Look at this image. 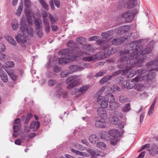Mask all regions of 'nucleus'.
Segmentation results:
<instances>
[{"label": "nucleus", "mask_w": 158, "mask_h": 158, "mask_svg": "<svg viewBox=\"0 0 158 158\" xmlns=\"http://www.w3.org/2000/svg\"><path fill=\"white\" fill-rule=\"evenodd\" d=\"M140 43V41L138 40L131 42L127 45L128 49L120 51V55H128V58L130 59L131 62H133V63L138 62L140 59H143L144 60L142 63V64L140 66L141 67L143 65V62L147 60V58L146 56H143L150 53L152 51V47H147L143 50V46H139Z\"/></svg>", "instance_id": "1"}, {"label": "nucleus", "mask_w": 158, "mask_h": 158, "mask_svg": "<svg viewBox=\"0 0 158 158\" xmlns=\"http://www.w3.org/2000/svg\"><path fill=\"white\" fill-rule=\"evenodd\" d=\"M124 56L120 58L118 60L120 63L118 65V67L119 69H123L122 70H119L115 72L113 76H116L118 75L122 74L125 75L129 77H132V76L130 75V70H131L133 67H140L142 64V63L144 60L143 59H140L137 63H133L130 59L128 58L127 59L126 55H124Z\"/></svg>", "instance_id": "2"}, {"label": "nucleus", "mask_w": 158, "mask_h": 158, "mask_svg": "<svg viewBox=\"0 0 158 158\" xmlns=\"http://www.w3.org/2000/svg\"><path fill=\"white\" fill-rule=\"evenodd\" d=\"M149 72L144 76H137L134 79L136 81H149L154 79L156 75L155 73L153 70L158 71V59L151 61L147 63L145 65Z\"/></svg>", "instance_id": "3"}, {"label": "nucleus", "mask_w": 158, "mask_h": 158, "mask_svg": "<svg viewBox=\"0 0 158 158\" xmlns=\"http://www.w3.org/2000/svg\"><path fill=\"white\" fill-rule=\"evenodd\" d=\"M103 49L104 52H99L95 56V59H102L108 57L109 55L114 53L116 51L111 46L104 45Z\"/></svg>", "instance_id": "4"}, {"label": "nucleus", "mask_w": 158, "mask_h": 158, "mask_svg": "<svg viewBox=\"0 0 158 158\" xmlns=\"http://www.w3.org/2000/svg\"><path fill=\"white\" fill-rule=\"evenodd\" d=\"M114 33V31L113 30L102 33V36L103 38L97 40V44L101 46L104 45L110 46V41H107V38L112 36Z\"/></svg>", "instance_id": "5"}, {"label": "nucleus", "mask_w": 158, "mask_h": 158, "mask_svg": "<svg viewBox=\"0 0 158 158\" xmlns=\"http://www.w3.org/2000/svg\"><path fill=\"white\" fill-rule=\"evenodd\" d=\"M81 76L74 75L67 79L66 82L68 85L67 88L69 89L73 88L80 83L79 81Z\"/></svg>", "instance_id": "6"}, {"label": "nucleus", "mask_w": 158, "mask_h": 158, "mask_svg": "<svg viewBox=\"0 0 158 158\" xmlns=\"http://www.w3.org/2000/svg\"><path fill=\"white\" fill-rule=\"evenodd\" d=\"M137 13V9H134L131 12L128 11L124 12L121 15V16L122 18L124 19L126 22L130 23L133 21L135 15Z\"/></svg>", "instance_id": "7"}, {"label": "nucleus", "mask_w": 158, "mask_h": 158, "mask_svg": "<svg viewBox=\"0 0 158 158\" xmlns=\"http://www.w3.org/2000/svg\"><path fill=\"white\" fill-rule=\"evenodd\" d=\"M25 6V10L26 15L27 18L30 19V18H32V16L34 17V15L32 12V10L30 9L31 5V2L30 0H24Z\"/></svg>", "instance_id": "8"}, {"label": "nucleus", "mask_w": 158, "mask_h": 158, "mask_svg": "<svg viewBox=\"0 0 158 158\" xmlns=\"http://www.w3.org/2000/svg\"><path fill=\"white\" fill-rule=\"evenodd\" d=\"M42 16L43 21L45 28V32L48 33L50 31V26L49 20L48 18V14L47 12L44 11L42 12Z\"/></svg>", "instance_id": "9"}, {"label": "nucleus", "mask_w": 158, "mask_h": 158, "mask_svg": "<svg viewBox=\"0 0 158 158\" xmlns=\"http://www.w3.org/2000/svg\"><path fill=\"white\" fill-rule=\"evenodd\" d=\"M148 72H149L148 70L146 68V67H143V68L138 69L137 71H131L130 70V75H132L133 77L136 74L138 75L137 76H140L141 75L144 74Z\"/></svg>", "instance_id": "10"}, {"label": "nucleus", "mask_w": 158, "mask_h": 158, "mask_svg": "<svg viewBox=\"0 0 158 158\" xmlns=\"http://www.w3.org/2000/svg\"><path fill=\"white\" fill-rule=\"evenodd\" d=\"M127 40V37L124 35L122 37H116L113 39L111 41L112 44L114 45H119L124 43Z\"/></svg>", "instance_id": "11"}, {"label": "nucleus", "mask_w": 158, "mask_h": 158, "mask_svg": "<svg viewBox=\"0 0 158 158\" xmlns=\"http://www.w3.org/2000/svg\"><path fill=\"white\" fill-rule=\"evenodd\" d=\"M61 86L60 84L57 85L56 87L57 90L56 92V94L60 98H66L67 97V92L62 90Z\"/></svg>", "instance_id": "12"}, {"label": "nucleus", "mask_w": 158, "mask_h": 158, "mask_svg": "<svg viewBox=\"0 0 158 158\" xmlns=\"http://www.w3.org/2000/svg\"><path fill=\"white\" fill-rule=\"evenodd\" d=\"M76 59V56H71L68 55L67 58H61L58 59L59 63L60 64H65L72 60H74Z\"/></svg>", "instance_id": "13"}, {"label": "nucleus", "mask_w": 158, "mask_h": 158, "mask_svg": "<svg viewBox=\"0 0 158 158\" xmlns=\"http://www.w3.org/2000/svg\"><path fill=\"white\" fill-rule=\"evenodd\" d=\"M130 28L129 25H124L118 27L115 29V32L117 34L122 35L128 31Z\"/></svg>", "instance_id": "14"}, {"label": "nucleus", "mask_w": 158, "mask_h": 158, "mask_svg": "<svg viewBox=\"0 0 158 158\" xmlns=\"http://www.w3.org/2000/svg\"><path fill=\"white\" fill-rule=\"evenodd\" d=\"M17 41L20 44H25L27 42V39L23 33L18 34L15 36Z\"/></svg>", "instance_id": "15"}, {"label": "nucleus", "mask_w": 158, "mask_h": 158, "mask_svg": "<svg viewBox=\"0 0 158 158\" xmlns=\"http://www.w3.org/2000/svg\"><path fill=\"white\" fill-rule=\"evenodd\" d=\"M27 19L28 24L26 27L27 31L29 36L32 37L33 36V30L31 25H32L33 22L31 21V18H30V19L27 18Z\"/></svg>", "instance_id": "16"}, {"label": "nucleus", "mask_w": 158, "mask_h": 158, "mask_svg": "<svg viewBox=\"0 0 158 158\" xmlns=\"http://www.w3.org/2000/svg\"><path fill=\"white\" fill-rule=\"evenodd\" d=\"M138 0H127L124 6L126 8H130L137 5Z\"/></svg>", "instance_id": "17"}, {"label": "nucleus", "mask_w": 158, "mask_h": 158, "mask_svg": "<svg viewBox=\"0 0 158 158\" xmlns=\"http://www.w3.org/2000/svg\"><path fill=\"white\" fill-rule=\"evenodd\" d=\"M85 53H80V52L79 54H77V55L76 56V59H77V58L78 57H80V58H81V56H83V55ZM82 59L85 61H92L95 59V56L94 55H92L89 56L83 57L82 58Z\"/></svg>", "instance_id": "18"}, {"label": "nucleus", "mask_w": 158, "mask_h": 158, "mask_svg": "<svg viewBox=\"0 0 158 158\" xmlns=\"http://www.w3.org/2000/svg\"><path fill=\"white\" fill-rule=\"evenodd\" d=\"M124 131H122V134L123 133ZM108 134L113 137H115L116 136H121L122 135L117 130L112 129L108 131Z\"/></svg>", "instance_id": "19"}, {"label": "nucleus", "mask_w": 158, "mask_h": 158, "mask_svg": "<svg viewBox=\"0 0 158 158\" xmlns=\"http://www.w3.org/2000/svg\"><path fill=\"white\" fill-rule=\"evenodd\" d=\"M95 125L97 127L103 128L106 126V123L104 118L98 119L96 121Z\"/></svg>", "instance_id": "20"}, {"label": "nucleus", "mask_w": 158, "mask_h": 158, "mask_svg": "<svg viewBox=\"0 0 158 158\" xmlns=\"http://www.w3.org/2000/svg\"><path fill=\"white\" fill-rule=\"evenodd\" d=\"M82 49L85 51L90 52H94L96 49L93 45L90 44H85L84 45Z\"/></svg>", "instance_id": "21"}, {"label": "nucleus", "mask_w": 158, "mask_h": 158, "mask_svg": "<svg viewBox=\"0 0 158 158\" xmlns=\"http://www.w3.org/2000/svg\"><path fill=\"white\" fill-rule=\"evenodd\" d=\"M40 126V123L38 121H33L31 124L30 128L33 129V131L35 132L38 129Z\"/></svg>", "instance_id": "22"}, {"label": "nucleus", "mask_w": 158, "mask_h": 158, "mask_svg": "<svg viewBox=\"0 0 158 158\" xmlns=\"http://www.w3.org/2000/svg\"><path fill=\"white\" fill-rule=\"evenodd\" d=\"M21 127L20 124H18L13 126V129L14 132L13 134V136L15 138H17L19 134V130Z\"/></svg>", "instance_id": "23"}, {"label": "nucleus", "mask_w": 158, "mask_h": 158, "mask_svg": "<svg viewBox=\"0 0 158 158\" xmlns=\"http://www.w3.org/2000/svg\"><path fill=\"white\" fill-rule=\"evenodd\" d=\"M84 69L85 68L77 65H71L69 67V69L72 72L81 71Z\"/></svg>", "instance_id": "24"}, {"label": "nucleus", "mask_w": 158, "mask_h": 158, "mask_svg": "<svg viewBox=\"0 0 158 158\" xmlns=\"http://www.w3.org/2000/svg\"><path fill=\"white\" fill-rule=\"evenodd\" d=\"M6 40L8 43L13 45H16V42L15 39L10 35H6L5 36Z\"/></svg>", "instance_id": "25"}, {"label": "nucleus", "mask_w": 158, "mask_h": 158, "mask_svg": "<svg viewBox=\"0 0 158 158\" xmlns=\"http://www.w3.org/2000/svg\"><path fill=\"white\" fill-rule=\"evenodd\" d=\"M120 106V104L117 102L114 101L109 103V108L111 110H115L118 108Z\"/></svg>", "instance_id": "26"}, {"label": "nucleus", "mask_w": 158, "mask_h": 158, "mask_svg": "<svg viewBox=\"0 0 158 158\" xmlns=\"http://www.w3.org/2000/svg\"><path fill=\"white\" fill-rule=\"evenodd\" d=\"M32 114L30 113H28L26 117L25 115H23L21 117V121H23L25 119L24 123L25 124H27L28 123L31 118L32 117Z\"/></svg>", "instance_id": "27"}, {"label": "nucleus", "mask_w": 158, "mask_h": 158, "mask_svg": "<svg viewBox=\"0 0 158 158\" xmlns=\"http://www.w3.org/2000/svg\"><path fill=\"white\" fill-rule=\"evenodd\" d=\"M104 98L109 103L115 101L114 97V95L111 94H109L106 95Z\"/></svg>", "instance_id": "28"}, {"label": "nucleus", "mask_w": 158, "mask_h": 158, "mask_svg": "<svg viewBox=\"0 0 158 158\" xmlns=\"http://www.w3.org/2000/svg\"><path fill=\"white\" fill-rule=\"evenodd\" d=\"M134 78L132 80H127L126 85L127 87V88L129 89H132L135 86V84L134 83V81H135V82H138V81H136L134 80Z\"/></svg>", "instance_id": "29"}, {"label": "nucleus", "mask_w": 158, "mask_h": 158, "mask_svg": "<svg viewBox=\"0 0 158 158\" xmlns=\"http://www.w3.org/2000/svg\"><path fill=\"white\" fill-rule=\"evenodd\" d=\"M98 115L101 117L102 118H104L107 116L106 111L104 108H99L98 110Z\"/></svg>", "instance_id": "30"}, {"label": "nucleus", "mask_w": 158, "mask_h": 158, "mask_svg": "<svg viewBox=\"0 0 158 158\" xmlns=\"http://www.w3.org/2000/svg\"><path fill=\"white\" fill-rule=\"evenodd\" d=\"M151 155L154 156L155 154H158V147L156 145H153L149 150Z\"/></svg>", "instance_id": "31"}, {"label": "nucleus", "mask_w": 158, "mask_h": 158, "mask_svg": "<svg viewBox=\"0 0 158 158\" xmlns=\"http://www.w3.org/2000/svg\"><path fill=\"white\" fill-rule=\"evenodd\" d=\"M72 49L66 48L60 50L58 52V54L61 55H66L68 54L71 53Z\"/></svg>", "instance_id": "32"}, {"label": "nucleus", "mask_w": 158, "mask_h": 158, "mask_svg": "<svg viewBox=\"0 0 158 158\" xmlns=\"http://www.w3.org/2000/svg\"><path fill=\"white\" fill-rule=\"evenodd\" d=\"M19 23L17 20L15 19H13L11 22V27L14 30H16L18 27Z\"/></svg>", "instance_id": "33"}, {"label": "nucleus", "mask_w": 158, "mask_h": 158, "mask_svg": "<svg viewBox=\"0 0 158 158\" xmlns=\"http://www.w3.org/2000/svg\"><path fill=\"white\" fill-rule=\"evenodd\" d=\"M49 2L50 6L52 9L53 10L54 7L53 5V2H55V6L58 8H59L60 6V2L59 0H50Z\"/></svg>", "instance_id": "34"}, {"label": "nucleus", "mask_w": 158, "mask_h": 158, "mask_svg": "<svg viewBox=\"0 0 158 158\" xmlns=\"http://www.w3.org/2000/svg\"><path fill=\"white\" fill-rule=\"evenodd\" d=\"M106 87H103L101 88L97 92V94L98 95V97L97 98V100L98 101H100L103 98V96H101V95L103 93V91L105 90Z\"/></svg>", "instance_id": "35"}, {"label": "nucleus", "mask_w": 158, "mask_h": 158, "mask_svg": "<svg viewBox=\"0 0 158 158\" xmlns=\"http://www.w3.org/2000/svg\"><path fill=\"white\" fill-rule=\"evenodd\" d=\"M145 88L143 84L142 83H138L135 85L134 88L138 91H142L145 90Z\"/></svg>", "instance_id": "36"}, {"label": "nucleus", "mask_w": 158, "mask_h": 158, "mask_svg": "<svg viewBox=\"0 0 158 158\" xmlns=\"http://www.w3.org/2000/svg\"><path fill=\"white\" fill-rule=\"evenodd\" d=\"M99 138L95 135H92L89 136V141L93 144H95Z\"/></svg>", "instance_id": "37"}, {"label": "nucleus", "mask_w": 158, "mask_h": 158, "mask_svg": "<svg viewBox=\"0 0 158 158\" xmlns=\"http://www.w3.org/2000/svg\"><path fill=\"white\" fill-rule=\"evenodd\" d=\"M71 151L72 152L75 153L76 154L80 155L83 156L89 157V156L86 153L80 152L73 149H71Z\"/></svg>", "instance_id": "38"}, {"label": "nucleus", "mask_w": 158, "mask_h": 158, "mask_svg": "<svg viewBox=\"0 0 158 158\" xmlns=\"http://www.w3.org/2000/svg\"><path fill=\"white\" fill-rule=\"evenodd\" d=\"M7 73L9 75L11 78L14 81L16 80L17 77L13 72V70H6Z\"/></svg>", "instance_id": "39"}, {"label": "nucleus", "mask_w": 158, "mask_h": 158, "mask_svg": "<svg viewBox=\"0 0 158 158\" xmlns=\"http://www.w3.org/2000/svg\"><path fill=\"white\" fill-rule=\"evenodd\" d=\"M87 150V152L93 157H96L100 155L98 152H96L92 149H88Z\"/></svg>", "instance_id": "40"}, {"label": "nucleus", "mask_w": 158, "mask_h": 158, "mask_svg": "<svg viewBox=\"0 0 158 158\" xmlns=\"http://www.w3.org/2000/svg\"><path fill=\"white\" fill-rule=\"evenodd\" d=\"M39 1L40 4H41L44 8L46 10H48V5L45 0H39Z\"/></svg>", "instance_id": "41"}, {"label": "nucleus", "mask_w": 158, "mask_h": 158, "mask_svg": "<svg viewBox=\"0 0 158 158\" xmlns=\"http://www.w3.org/2000/svg\"><path fill=\"white\" fill-rule=\"evenodd\" d=\"M0 76L2 81L4 82H7L8 81L7 76L3 71L0 72Z\"/></svg>", "instance_id": "42"}, {"label": "nucleus", "mask_w": 158, "mask_h": 158, "mask_svg": "<svg viewBox=\"0 0 158 158\" xmlns=\"http://www.w3.org/2000/svg\"><path fill=\"white\" fill-rule=\"evenodd\" d=\"M89 86L88 85H84L80 88L78 90L79 93H83L86 92L88 89Z\"/></svg>", "instance_id": "43"}, {"label": "nucleus", "mask_w": 158, "mask_h": 158, "mask_svg": "<svg viewBox=\"0 0 158 158\" xmlns=\"http://www.w3.org/2000/svg\"><path fill=\"white\" fill-rule=\"evenodd\" d=\"M48 17L52 24L55 23L58 20L57 17H54L49 13L48 14Z\"/></svg>", "instance_id": "44"}, {"label": "nucleus", "mask_w": 158, "mask_h": 158, "mask_svg": "<svg viewBox=\"0 0 158 158\" xmlns=\"http://www.w3.org/2000/svg\"><path fill=\"white\" fill-rule=\"evenodd\" d=\"M112 77V76L110 75L103 77L100 80V83L101 84H104L110 79Z\"/></svg>", "instance_id": "45"}, {"label": "nucleus", "mask_w": 158, "mask_h": 158, "mask_svg": "<svg viewBox=\"0 0 158 158\" xmlns=\"http://www.w3.org/2000/svg\"><path fill=\"white\" fill-rule=\"evenodd\" d=\"M130 105L129 103L126 104L125 106L122 108V110L123 112H126L130 110Z\"/></svg>", "instance_id": "46"}, {"label": "nucleus", "mask_w": 158, "mask_h": 158, "mask_svg": "<svg viewBox=\"0 0 158 158\" xmlns=\"http://www.w3.org/2000/svg\"><path fill=\"white\" fill-rule=\"evenodd\" d=\"M102 100L101 105L102 106L101 108H106L108 106V102L105 100V99L104 98V99L103 98Z\"/></svg>", "instance_id": "47"}, {"label": "nucleus", "mask_w": 158, "mask_h": 158, "mask_svg": "<svg viewBox=\"0 0 158 158\" xmlns=\"http://www.w3.org/2000/svg\"><path fill=\"white\" fill-rule=\"evenodd\" d=\"M35 30L39 37L41 38L43 35V33L41 27L35 28Z\"/></svg>", "instance_id": "48"}, {"label": "nucleus", "mask_w": 158, "mask_h": 158, "mask_svg": "<svg viewBox=\"0 0 158 158\" xmlns=\"http://www.w3.org/2000/svg\"><path fill=\"white\" fill-rule=\"evenodd\" d=\"M97 146L100 148L102 149H104L106 148V145L104 142H99L97 143Z\"/></svg>", "instance_id": "49"}, {"label": "nucleus", "mask_w": 158, "mask_h": 158, "mask_svg": "<svg viewBox=\"0 0 158 158\" xmlns=\"http://www.w3.org/2000/svg\"><path fill=\"white\" fill-rule=\"evenodd\" d=\"M35 28L41 27L40 24H42V22L41 19H35Z\"/></svg>", "instance_id": "50"}, {"label": "nucleus", "mask_w": 158, "mask_h": 158, "mask_svg": "<svg viewBox=\"0 0 158 158\" xmlns=\"http://www.w3.org/2000/svg\"><path fill=\"white\" fill-rule=\"evenodd\" d=\"M23 9V4H20L19 6L18 9L17 10L16 12V15H20Z\"/></svg>", "instance_id": "51"}, {"label": "nucleus", "mask_w": 158, "mask_h": 158, "mask_svg": "<svg viewBox=\"0 0 158 158\" xmlns=\"http://www.w3.org/2000/svg\"><path fill=\"white\" fill-rule=\"evenodd\" d=\"M6 65L8 68H13L15 66L14 63L12 61H8L5 63Z\"/></svg>", "instance_id": "52"}, {"label": "nucleus", "mask_w": 158, "mask_h": 158, "mask_svg": "<svg viewBox=\"0 0 158 158\" xmlns=\"http://www.w3.org/2000/svg\"><path fill=\"white\" fill-rule=\"evenodd\" d=\"M111 123H113L117 124L118 122L119 121V119L115 116H113L110 118Z\"/></svg>", "instance_id": "53"}, {"label": "nucleus", "mask_w": 158, "mask_h": 158, "mask_svg": "<svg viewBox=\"0 0 158 158\" xmlns=\"http://www.w3.org/2000/svg\"><path fill=\"white\" fill-rule=\"evenodd\" d=\"M76 41L77 42L82 44L86 42V40L85 38L83 37H79L77 39Z\"/></svg>", "instance_id": "54"}, {"label": "nucleus", "mask_w": 158, "mask_h": 158, "mask_svg": "<svg viewBox=\"0 0 158 158\" xmlns=\"http://www.w3.org/2000/svg\"><path fill=\"white\" fill-rule=\"evenodd\" d=\"M119 100L121 102L125 103L128 100V99L124 96H121L119 97Z\"/></svg>", "instance_id": "55"}, {"label": "nucleus", "mask_w": 158, "mask_h": 158, "mask_svg": "<svg viewBox=\"0 0 158 158\" xmlns=\"http://www.w3.org/2000/svg\"><path fill=\"white\" fill-rule=\"evenodd\" d=\"M21 27H20V30L23 33L25 31L26 28V27H27V26H26L25 24L24 23V22L22 21L21 23Z\"/></svg>", "instance_id": "56"}, {"label": "nucleus", "mask_w": 158, "mask_h": 158, "mask_svg": "<svg viewBox=\"0 0 158 158\" xmlns=\"http://www.w3.org/2000/svg\"><path fill=\"white\" fill-rule=\"evenodd\" d=\"M76 45V43L73 40L69 41L67 44V45L68 47H73Z\"/></svg>", "instance_id": "57"}, {"label": "nucleus", "mask_w": 158, "mask_h": 158, "mask_svg": "<svg viewBox=\"0 0 158 158\" xmlns=\"http://www.w3.org/2000/svg\"><path fill=\"white\" fill-rule=\"evenodd\" d=\"M71 73L69 72H62L60 74V76L62 77H65Z\"/></svg>", "instance_id": "58"}, {"label": "nucleus", "mask_w": 158, "mask_h": 158, "mask_svg": "<svg viewBox=\"0 0 158 158\" xmlns=\"http://www.w3.org/2000/svg\"><path fill=\"white\" fill-rule=\"evenodd\" d=\"M106 73V71L105 70H103L102 71H100L96 74L95 75V77H98L102 76Z\"/></svg>", "instance_id": "59"}, {"label": "nucleus", "mask_w": 158, "mask_h": 158, "mask_svg": "<svg viewBox=\"0 0 158 158\" xmlns=\"http://www.w3.org/2000/svg\"><path fill=\"white\" fill-rule=\"evenodd\" d=\"M56 83V81L53 80H50L48 81V86H52L54 85Z\"/></svg>", "instance_id": "60"}, {"label": "nucleus", "mask_w": 158, "mask_h": 158, "mask_svg": "<svg viewBox=\"0 0 158 158\" xmlns=\"http://www.w3.org/2000/svg\"><path fill=\"white\" fill-rule=\"evenodd\" d=\"M113 138H111L110 140V143L113 145H115L117 142V139L115 137H113Z\"/></svg>", "instance_id": "61"}, {"label": "nucleus", "mask_w": 158, "mask_h": 158, "mask_svg": "<svg viewBox=\"0 0 158 158\" xmlns=\"http://www.w3.org/2000/svg\"><path fill=\"white\" fill-rule=\"evenodd\" d=\"M6 50V46L5 45L2 43L0 45V52H4Z\"/></svg>", "instance_id": "62"}, {"label": "nucleus", "mask_w": 158, "mask_h": 158, "mask_svg": "<svg viewBox=\"0 0 158 158\" xmlns=\"http://www.w3.org/2000/svg\"><path fill=\"white\" fill-rule=\"evenodd\" d=\"M113 91L114 92L120 91V89L117 85H113Z\"/></svg>", "instance_id": "63"}, {"label": "nucleus", "mask_w": 158, "mask_h": 158, "mask_svg": "<svg viewBox=\"0 0 158 158\" xmlns=\"http://www.w3.org/2000/svg\"><path fill=\"white\" fill-rule=\"evenodd\" d=\"M15 143L16 145H20L21 143V139L20 138H18L15 141Z\"/></svg>", "instance_id": "64"}]
</instances>
